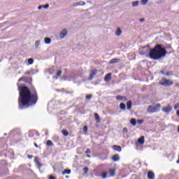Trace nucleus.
Returning <instances> with one entry per match:
<instances>
[{
  "instance_id": "56",
  "label": "nucleus",
  "mask_w": 179,
  "mask_h": 179,
  "mask_svg": "<svg viewBox=\"0 0 179 179\" xmlns=\"http://www.w3.org/2000/svg\"><path fill=\"white\" fill-rule=\"evenodd\" d=\"M69 80H72V79H68Z\"/></svg>"
},
{
  "instance_id": "28",
  "label": "nucleus",
  "mask_w": 179,
  "mask_h": 179,
  "mask_svg": "<svg viewBox=\"0 0 179 179\" xmlns=\"http://www.w3.org/2000/svg\"><path fill=\"white\" fill-rule=\"evenodd\" d=\"M120 108L121 109V110H125V108H126V106H125V105H124V103H120Z\"/></svg>"
},
{
  "instance_id": "40",
  "label": "nucleus",
  "mask_w": 179,
  "mask_h": 179,
  "mask_svg": "<svg viewBox=\"0 0 179 179\" xmlns=\"http://www.w3.org/2000/svg\"><path fill=\"white\" fill-rule=\"evenodd\" d=\"M83 171H84V173H87L89 171V168H87V167L84 168Z\"/></svg>"
},
{
  "instance_id": "16",
  "label": "nucleus",
  "mask_w": 179,
  "mask_h": 179,
  "mask_svg": "<svg viewBox=\"0 0 179 179\" xmlns=\"http://www.w3.org/2000/svg\"><path fill=\"white\" fill-rule=\"evenodd\" d=\"M122 33V31H121V29L117 28V31L115 32V35L117 36V37H120V36H121Z\"/></svg>"
},
{
  "instance_id": "12",
  "label": "nucleus",
  "mask_w": 179,
  "mask_h": 179,
  "mask_svg": "<svg viewBox=\"0 0 179 179\" xmlns=\"http://www.w3.org/2000/svg\"><path fill=\"white\" fill-rule=\"evenodd\" d=\"M117 100H121L122 101H127V97L126 96H117L116 97Z\"/></svg>"
},
{
  "instance_id": "4",
  "label": "nucleus",
  "mask_w": 179,
  "mask_h": 179,
  "mask_svg": "<svg viewBox=\"0 0 179 179\" xmlns=\"http://www.w3.org/2000/svg\"><path fill=\"white\" fill-rule=\"evenodd\" d=\"M150 51H152V50H150V47L149 45L140 48V54L141 55H145V54H149V55L150 56Z\"/></svg>"
},
{
  "instance_id": "44",
  "label": "nucleus",
  "mask_w": 179,
  "mask_h": 179,
  "mask_svg": "<svg viewBox=\"0 0 179 179\" xmlns=\"http://www.w3.org/2000/svg\"><path fill=\"white\" fill-rule=\"evenodd\" d=\"M49 179H55V177H54V176H50L49 177Z\"/></svg>"
},
{
  "instance_id": "27",
  "label": "nucleus",
  "mask_w": 179,
  "mask_h": 179,
  "mask_svg": "<svg viewBox=\"0 0 179 179\" xmlns=\"http://www.w3.org/2000/svg\"><path fill=\"white\" fill-rule=\"evenodd\" d=\"M101 178H102L103 179L107 178V172H103V173H101Z\"/></svg>"
},
{
  "instance_id": "50",
  "label": "nucleus",
  "mask_w": 179,
  "mask_h": 179,
  "mask_svg": "<svg viewBox=\"0 0 179 179\" xmlns=\"http://www.w3.org/2000/svg\"><path fill=\"white\" fill-rule=\"evenodd\" d=\"M28 157H29V159H31V157H33V156H32V155H28Z\"/></svg>"
},
{
  "instance_id": "26",
  "label": "nucleus",
  "mask_w": 179,
  "mask_h": 179,
  "mask_svg": "<svg viewBox=\"0 0 179 179\" xmlns=\"http://www.w3.org/2000/svg\"><path fill=\"white\" fill-rule=\"evenodd\" d=\"M41 41H36L35 42V48H38V46L40 45Z\"/></svg>"
},
{
  "instance_id": "23",
  "label": "nucleus",
  "mask_w": 179,
  "mask_h": 179,
  "mask_svg": "<svg viewBox=\"0 0 179 179\" xmlns=\"http://www.w3.org/2000/svg\"><path fill=\"white\" fill-rule=\"evenodd\" d=\"M70 173H71V169H65L62 172V174H63V176H65V174H69Z\"/></svg>"
},
{
  "instance_id": "17",
  "label": "nucleus",
  "mask_w": 179,
  "mask_h": 179,
  "mask_svg": "<svg viewBox=\"0 0 179 179\" xmlns=\"http://www.w3.org/2000/svg\"><path fill=\"white\" fill-rule=\"evenodd\" d=\"M127 110H131V108L132 107V102L131 101H127Z\"/></svg>"
},
{
  "instance_id": "2",
  "label": "nucleus",
  "mask_w": 179,
  "mask_h": 179,
  "mask_svg": "<svg viewBox=\"0 0 179 179\" xmlns=\"http://www.w3.org/2000/svg\"><path fill=\"white\" fill-rule=\"evenodd\" d=\"M166 54L167 51L166 49L162 45L158 44L150 51V58L157 60L163 58V57H166Z\"/></svg>"
},
{
  "instance_id": "36",
  "label": "nucleus",
  "mask_w": 179,
  "mask_h": 179,
  "mask_svg": "<svg viewBox=\"0 0 179 179\" xmlns=\"http://www.w3.org/2000/svg\"><path fill=\"white\" fill-rule=\"evenodd\" d=\"M83 132H84L85 134H86V132H87V126H85V127H83Z\"/></svg>"
},
{
  "instance_id": "39",
  "label": "nucleus",
  "mask_w": 179,
  "mask_h": 179,
  "mask_svg": "<svg viewBox=\"0 0 179 179\" xmlns=\"http://www.w3.org/2000/svg\"><path fill=\"white\" fill-rule=\"evenodd\" d=\"M178 108H179V103H176L174 106V110H177Z\"/></svg>"
},
{
  "instance_id": "41",
  "label": "nucleus",
  "mask_w": 179,
  "mask_h": 179,
  "mask_svg": "<svg viewBox=\"0 0 179 179\" xmlns=\"http://www.w3.org/2000/svg\"><path fill=\"white\" fill-rule=\"evenodd\" d=\"M74 8H77V6H79V3H76L73 4Z\"/></svg>"
},
{
  "instance_id": "53",
  "label": "nucleus",
  "mask_w": 179,
  "mask_h": 179,
  "mask_svg": "<svg viewBox=\"0 0 179 179\" xmlns=\"http://www.w3.org/2000/svg\"><path fill=\"white\" fill-rule=\"evenodd\" d=\"M66 178H69V176H66Z\"/></svg>"
},
{
  "instance_id": "7",
  "label": "nucleus",
  "mask_w": 179,
  "mask_h": 179,
  "mask_svg": "<svg viewBox=\"0 0 179 179\" xmlns=\"http://www.w3.org/2000/svg\"><path fill=\"white\" fill-rule=\"evenodd\" d=\"M173 110V107H171L170 105H168L166 107L162 108L163 113H170Z\"/></svg>"
},
{
  "instance_id": "43",
  "label": "nucleus",
  "mask_w": 179,
  "mask_h": 179,
  "mask_svg": "<svg viewBox=\"0 0 179 179\" xmlns=\"http://www.w3.org/2000/svg\"><path fill=\"white\" fill-rule=\"evenodd\" d=\"M85 153H87V154L90 153V150L87 149V150H86Z\"/></svg>"
},
{
  "instance_id": "15",
  "label": "nucleus",
  "mask_w": 179,
  "mask_h": 179,
  "mask_svg": "<svg viewBox=\"0 0 179 179\" xmlns=\"http://www.w3.org/2000/svg\"><path fill=\"white\" fill-rule=\"evenodd\" d=\"M110 177H114L115 176V169H112L109 170Z\"/></svg>"
},
{
  "instance_id": "20",
  "label": "nucleus",
  "mask_w": 179,
  "mask_h": 179,
  "mask_svg": "<svg viewBox=\"0 0 179 179\" xmlns=\"http://www.w3.org/2000/svg\"><path fill=\"white\" fill-rule=\"evenodd\" d=\"M94 117L97 123L100 122V116L99 115V114L94 113Z\"/></svg>"
},
{
  "instance_id": "10",
  "label": "nucleus",
  "mask_w": 179,
  "mask_h": 179,
  "mask_svg": "<svg viewBox=\"0 0 179 179\" xmlns=\"http://www.w3.org/2000/svg\"><path fill=\"white\" fill-rule=\"evenodd\" d=\"M105 82H110L111 80V73H108L104 78Z\"/></svg>"
},
{
  "instance_id": "8",
  "label": "nucleus",
  "mask_w": 179,
  "mask_h": 179,
  "mask_svg": "<svg viewBox=\"0 0 179 179\" xmlns=\"http://www.w3.org/2000/svg\"><path fill=\"white\" fill-rule=\"evenodd\" d=\"M96 74H97V71L92 70L90 73V78H88V80H92V79H93Z\"/></svg>"
},
{
  "instance_id": "47",
  "label": "nucleus",
  "mask_w": 179,
  "mask_h": 179,
  "mask_svg": "<svg viewBox=\"0 0 179 179\" xmlns=\"http://www.w3.org/2000/svg\"><path fill=\"white\" fill-rule=\"evenodd\" d=\"M176 115H178V117H179V110H178V111L176 112Z\"/></svg>"
},
{
  "instance_id": "37",
  "label": "nucleus",
  "mask_w": 179,
  "mask_h": 179,
  "mask_svg": "<svg viewBox=\"0 0 179 179\" xmlns=\"http://www.w3.org/2000/svg\"><path fill=\"white\" fill-rule=\"evenodd\" d=\"M42 8H44L45 9H48V8H50V5L46 4V5L42 6Z\"/></svg>"
},
{
  "instance_id": "5",
  "label": "nucleus",
  "mask_w": 179,
  "mask_h": 179,
  "mask_svg": "<svg viewBox=\"0 0 179 179\" xmlns=\"http://www.w3.org/2000/svg\"><path fill=\"white\" fill-rule=\"evenodd\" d=\"M159 85H162V86H171L173 85V81L163 78L159 81Z\"/></svg>"
},
{
  "instance_id": "25",
  "label": "nucleus",
  "mask_w": 179,
  "mask_h": 179,
  "mask_svg": "<svg viewBox=\"0 0 179 179\" xmlns=\"http://www.w3.org/2000/svg\"><path fill=\"white\" fill-rule=\"evenodd\" d=\"M33 64H34V60L31 58L28 59V64L33 65Z\"/></svg>"
},
{
  "instance_id": "34",
  "label": "nucleus",
  "mask_w": 179,
  "mask_h": 179,
  "mask_svg": "<svg viewBox=\"0 0 179 179\" xmlns=\"http://www.w3.org/2000/svg\"><path fill=\"white\" fill-rule=\"evenodd\" d=\"M92 97H93V96L92 94L87 95L86 96V99L87 100H90L92 99Z\"/></svg>"
},
{
  "instance_id": "9",
  "label": "nucleus",
  "mask_w": 179,
  "mask_h": 179,
  "mask_svg": "<svg viewBox=\"0 0 179 179\" xmlns=\"http://www.w3.org/2000/svg\"><path fill=\"white\" fill-rule=\"evenodd\" d=\"M143 143H145V136H141L140 138L138 139V144L143 145Z\"/></svg>"
},
{
  "instance_id": "29",
  "label": "nucleus",
  "mask_w": 179,
  "mask_h": 179,
  "mask_svg": "<svg viewBox=\"0 0 179 179\" xmlns=\"http://www.w3.org/2000/svg\"><path fill=\"white\" fill-rule=\"evenodd\" d=\"M62 133L64 135V136H68L69 135L68 131L66 130H62Z\"/></svg>"
},
{
  "instance_id": "13",
  "label": "nucleus",
  "mask_w": 179,
  "mask_h": 179,
  "mask_svg": "<svg viewBox=\"0 0 179 179\" xmlns=\"http://www.w3.org/2000/svg\"><path fill=\"white\" fill-rule=\"evenodd\" d=\"M148 178L149 179H155V173L153 172H152V171L148 172Z\"/></svg>"
},
{
  "instance_id": "33",
  "label": "nucleus",
  "mask_w": 179,
  "mask_h": 179,
  "mask_svg": "<svg viewBox=\"0 0 179 179\" xmlns=\"http://www.w3.org/2000/svg\"><path fill=\"white\" fill-rule=\"evenodd\" d=\"M148 2V0H141V3L143 5H146Z\"/></svg>"
},
{
  "instance_id": "21",
  "label": "nucleus",
  "mask_w": 179,
  "mask_h": 179,
  "mask_svg": "<svg viewBox=\"0 0 179 179\" xmlns=\"http://www.w3.org/2000/svg\"><path fill=\"white\" fill-rule=\"evenodd\" d=\"M130 124H131V125H133V127H135V125H136V120H135V119H131V120H130Z\"/></svg>"
},
{
  "instance_id": "3",
  "label": "nucleus",
  "mask_w": 179,
  "mask_h": 179,
  "mask_svg": "<svg viewBox=\"0 0 179 179\" xmlns=\"http://www.w3.org/2000/svg\"><path fill=\"white\" fill-rule=\"evenodd\" d=\"M160 108H162V106L160 105V103H157L155 106H148L147 111L150 114H153L154 113H159V111H160Z\"/></svg>"
},
{
  "instance_id": "6",
  "label": "nucleus",
  "mask_w": 179,
  "mask_h": 179,
  "mask_svg": "<svg viewBox=\"0 0 179 179\" xmlns=\"http://www.w3.org/2000/svg\"><path fill=\"white\" fill-rule=\"evenodd\" d=\"M66 36H68V29H64L59 34V38H61V40L65 38V37Z\"/></svg>"
},
{
  "instance_id": "54",
  "label": "nucleus",
  "mask_w": 179,
  "mask_h": 179,
  "mask_svg": "<svg viewBox=\"0 0 179 179\" xmlns=\"http://www.w3.org/2000/svg\"><path fill=\"white\" fill-rule=\"evenodd\" d=\"M178 132H179V127H178Z\"/></svg>"
},
{
  "instance_id": "18",
  "label": "nucleus",
  "mask_w": 179,
  "mask_h": 179,
  "mask_svg": "<svg viewBox=\"0 0 179 179\" xmlns=\"http://www.w3.org/2000/svg\"><path fill=\"white\" fill-rule=\"evenodd\" d=\"M45 44H51V38H44Z\"/></svg>"
},
{
  "instance_id": "38",
  "label": "nucleus",
  "mask_w": 179,
  "mask_h": 179,
  "mask_svg": "<svg viewBox=\"0 0 179 179\" xmlns=\"http://www.w3.org/2000/svg\"><path fill=\"white\" fill-rule=\"evenodd\" d=\"M122 131L124 134H127V132H128V129H127V127H124V128H123Z\"/></svg>"
},
{
  "instance_id": "32",
  "label": "nucleus",
  "mask_w": 179,
  "mask_h": 179,
  "mask_svg": "<svg viewBox=\"0 0 179 179\" xmlns=\"http://www.w3.org/2000/svg\"><path fill=\"white\" fill-rule=\"evenodd\" d=\"M61 75H62V71L61 70H58L57 72V76H61Z\"/></svg>"
},
{
  "instance_id": "46",
  "label": "nucleus",
  "mask_w": 179,
  "mask_h": 179,
  "mask_svg": "<svg viewBox=\"0 0 179 179\" xmlns=\"http://www.w3.org/2000/svg\"><path fill=\"white\" fill-rule=\"evenodd\" d=\"M25 75H30V71H27L25 73Z\"/></svg>"
},
{
  "instance_id": "24",
  "label": "nucleus",
  "mask_w": 179,
  "mask_h": 179,
  "mask_svg": "<svg viewBox=\"0 0 179 179\" xmlns=\"http://www.w3.org/2000/svg\"><path fill=\"white\" fill-rule=\"evenodd\" d=\"M138 5H139V1H133V2H132V6H133V8H136V6H138Z\"/></svg>"
},
{
  "instance_id": "55",
  "label": "nucleus",
  "mask_w": 179,
  "mask_h": 179,
  "mask_svg": "<svg viewBox=\"0 0 179 179\" xmlns=\"http://www.w3.org/2000/svg\"><path fill=\"white\" fill-rule=\"evenodd\" d=\"M87 157H90V155H87Z\"/></svg>"
},
{
  "instance_id": "14",
  "label": "nucleus",
  "mask_w": 179,
  "mask_h": 179,
  "mask_svg": "<svg viewBox=\"0 0 179 179\" xmlns=\"http://www.w3.org/2000/svg\"><path fill=\"white\" fill-rule=\"evenodd\" d=\"M112 160L113 162H118V160H120V155H115L112 157Z\"/></svg>"
},
{
  "instance_id": "22",
  "label": "nucleus",
  "mask_w": 179,
  "mask_h": 179,
  "mask_svg": "<svg viewBox=\"0 0 179 179\" xmlns=\"http://www.w3.org/2000/svg\"><path fill=\"white\" fill-rule=\"evenodd\" d=\"M35 163L38 164V167H41V164L38 161V157H35Z\"/></svg>"
},
{
  "instance_id": "31",
  "label": "nucleus",
  "mask_w": 179,
  "mask_h": 179,
  "mask_svg": "<svg viewBox=\"0 0 179 179\" xmlns=\"http://www.w3.org/2000/svg\"><path fill=\"white\" fill-rule=\"evenodd\" d=\"M78 3L79 6H85V5H86V3H85L84 1L78 2Z\"/></svg>"
},
{
  "instance_id": "35",
  "label": "nucleus",
  "mask_w": 179,
  "mask_h": 179,
  "mask_svg": "<svg viewBox=\"0 0 179 179\" xmlns=\"http://www.w3.org/2000/svg\"><path fill=\"white\" fill-rule=\"evenodd\" d=\"M137 124H138V125H141V124H143V120H137Z\"/></svg>"
},
{
  "instance_id": "49",
  "label": "nucleus",
  "mask_w": 179,
  "mask_h": 179,
  "mask_svg": "<svg viewBox=\"0 0 179 179\" xmlns=\"http://www.w3.org/2000/svg\"><path fill=\"white\" fill-rule=\"evenodd\" d=\"M34 146L36 147V148H38V145L36 143H34Z\"/></svg>"
},
{
  "instance_id": "42",
  "label": "nucleus",
  "mask_w": 179,
  "mask_h": 179,
  "mask_svg": "<svg viewBox=\"0 0 179 179\" xmlns=\"http://www.w3.org/2000/svg\"><path fill=\"white\" fill-rule=\"evenodd\" d=\"M138 20L142 23L145 21V18H140Z\"/></svg>"
},
{
  "instance_id": "1",
  "label": "nucleus",
  "mask_w": 179,
  "mask_h": 179,
  "mask_svg": "<svg viewBox=\"0 0 179 179\" xmlns=\"http://www.w3.org/2000/svg\"><path fill=\"white\" fill-rule=\"evenodd\" d=\"M20 92V97L18 99V104L20 110L27 108L29 106H34L37 103L38 97L37 92L35 90L30 92L27 87H18Z\"/></svg>"
},
{
  "instance_id": "19",
  "label": "nucleus",
  "mask_w": 179,
  "mask_h": 179,
  "mask_svg": "<svg viewBox=\"0 0 179 179\" xmlns=\"http://www.w3.org/2000/svg\"><path fill=\"white\" fill-rule=\"evenodd\" d=\"M120 61V59H113L109 62V64H117Z\"/></svg>"
},
{
  "instance_id": "52",
  "label": "nucleus",
  "mask_w": 179,
  "mask_h": 179,
  "mask_svg": "<svg viewBox=\"0 0 179 179\" xmlns=\"http://www.w3.org/2000/svg\"><path fill=\"white\" fill-rule=\"evenodd\" d=\"M161 73H162L163 75H164V72H163V71H161Z\"/></svg>"
},
{
  "instance_id": "51",
  "label": "nucleus",
  "mask_w": 179,
  "mask_h": 179,
  "mask_svg": "<svg viewBox=\"0 0 179 179\" xmlns=\"http://www.w3.org/2000/svg\"><path fill=\"white\" fill-rule=\"evenodd\" d=\"M64 78L65 80H66V79H68V78H66V76H64Z\"/></svg>"
},
{
  "instance_id": "45",
  "label": "nucleus",
  "mask_w": 179,
  "mask_h": 179,
  "mask_svg": "<svg viewBox=\"0 0 179 179\" xmlns=\"http://www.w3.org/2000/svg\"><path fill=\"white\" fill-rule=\"evenodd\" d=\"M38 9L40 10V9H43V6H39L38 7Z\"/></svg>"
},
{
  "instance_id": "30",
  "label": "nucleus",
  "mask_w": 179,
  "mask_h": 179,
  "mask_svg": "<svg viewBox=\"0 0 179 179\" xmlns=\"http://www.w3.org/2000/svg\"><path fill=\"white\" fill-rule=\"evenodd\" d=\"M46 145H47L48 146H52V145H54V144L52 143V141L48 140V141H47V143H46Z\"/></svg>"
},
{
  "instance_id": "58",
  "label": "nucleus",
  "mask_w": 179,
  "mask_h": 179,
  "mask_svg": "<svg viewBox=\"0 0 179 179\" xmlns=\"http://www.w3.org/2000/svg\"><path fill=\"white\" fill-rule=\"evenodd\" d=\"M25 1H29V0H25Z\"/></svg>"
},
{
  "instance_id": "11",
  "label": "nucleus",
  "mask_w": 179,
  "mask_h": 179,
  "mask_svg": "<svg viewBox=\"0 0 179 179\" xmlns=\"http://www.w3.org/2000/svg\"><path fill=\"white\" fill-rule=\"evenodd\" d=\"M113 150H116L117 152H121V150H122V149L121 148V147L120 145H113Z\"/></svg>"
},
{
  "instance_id": "48",
  "label": "nucleus",
  "mask_w": 179,
  "mask_h": 179,
  "mask_svg": "<svg viewBox=\"0 0 179 179\" xmlns=\"http://www.w3.org/2000/svg\"><path fill=\"white\" fill-rule=\"evenodd\" d=\"M22 80H23V78H20V79L18 80V82H22Z\"/></svg>"
},
{
  "instance_id": "57",
  "label": "nucleus",
  "mask_w": 179,
  "mask_h": 179,
  "mask_svg": "<svg viewBox=\"0 0 179 179\" xmlns=\"http://www.w3.org/2000/svg\"><path fill=\"white\" fill-rule=\"evenodd\" d=\"M5 136H6V134H4Z\"/></svg>"
}]
</instances>
